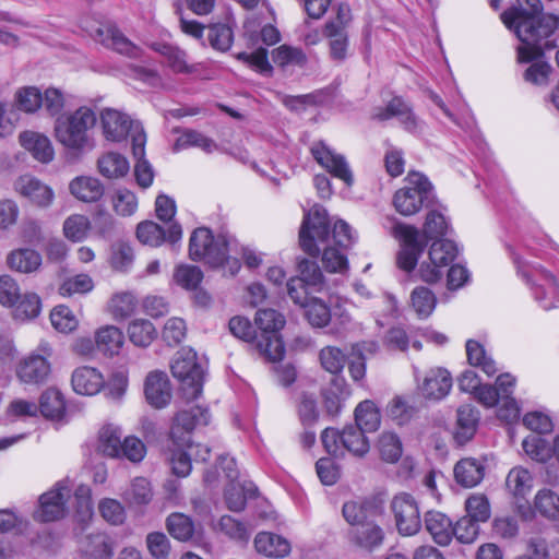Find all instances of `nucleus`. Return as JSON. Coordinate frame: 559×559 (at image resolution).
<instances>
[{"mask_svg": "<svg viewBox=\"0 0 559 559\" xmlns=\"http://www.w3.org/2000/svg\"><path fill=\"white\" fill-rule=\"evenodd\" d=\"M466 354L468 362L480 368L487 376L491 377L498 371L495 360L487 356L485 348L478 342L467 341Z\"/></svg>", "mask_w": 559, "mask_h": 559, "instance_id": "nucleus-38", "label": "nucleus"}, {"mask_svg": "<svg viewBox=\"0 0 559 559\" xmlns=\"http://www.w3.org/2000/svg\"><path fill=\"white\" fill-rule=\"evenodd\" d=\"M138 307L136 297L130 292H120L112 295L107 305V311L117 321L132 316Z\"/></svg>", "mask_w": 559, "mask_h": 559, "instance_id": "nucleus-32", "label": "nucleus"}, {"mask_svg": "<svg viewBox=\"0 0 559 559\" xmlns=\"http://www.w3.org/2000/svg\"><path fill=\"white\" fill-rule=\"evenodd\" d=\"M217 530L229 538L238 542H247L250 537V531L248 527L230 515H223L219 519Z\"/></svg>", "mask_w": 559, "mask_h": 559, "instance_id": "nucleus-60", "label": "nucleus"}, {"mask_svg": "<svg viewBox=\"0 0 559 559\" xmlns=\"http://www.w3.org/2000/svg\"><path fill=\"white\" fill-rule=\"evenodd\" d=\"M392 234L401 245L397 254L399 266L406 272L413 271L426 245L420 239L419 230L407 224H396Z\"/></svg>", "mask_w": 559, "mask_h": 559, "instance_id": "nucleus-8", "label": "nucleus"}, {"mask_svg": "<svg viewBox=\"0 0 559 559\" xmlns=\"http://www.w3.org/2000/svg\"><path fill=\"white\" fill-rule=\"evenodd\" d=\"M73 480L66 477L58 481L52 489L43 493L39 499L37 516L43 521H56L67 513V502L72 495Z\"/></svg>", "mask_w": 559, "mask_h": 559, "instance_id": "nucleus-9", "label": "nucleus"}, {"mask_svg": "<svg viewBox=\"0 0 559 559\" xmlns=\"http://www.w3.org/2000/svg\"><path fill=\"white\" fill-rule=\"evenodd\" d=\"M298 269L300 273V276L297 277L298 280H301L313 290H321L323 286V274L314 261L305 259L299 262Z\"/></svg>", "mask_w": 559, "mask_h": 559, "instance_id": "nucleus-61", "label": "nucleus"}, {"mask_svg": "<svg viewBox=\"0 0 559 559\" xmlns=\"http://www.w3.org/2000/svg\"><path fill=\"white\" fill-rule=\"evenodd\" d=\"M64 106L63 94L60 90L48 87L43 94L37 92V109H44L50 116L59 114Z\"/></svg>", "mask_w": 559, "mask_h": 559, "instance_id": "nucleus-57", "label": "nucleus"}, {"mask_svg": "<svg viewBox=\"0 0 559 559\" xmlns=\"http://www.w3.org/2000/svg\"><path fill=\"white\" fill-rule=\"evenodd\" d=\"M99 173L109 179L123 177L129 171V162L119 153L108 152L97 162Z\"/></svg>", "mask_w": 559, "mask_h": 559, "instance_id": "nucleus-33", "label": "nucleus"}, {"mask_svg": "<svg viewBox=\"0 0 559 559\" xmlns=\"http://www.w3.org/2000/svg\"><path fill=\"white\" fill-rule=\"evenodd\" d=\"M105 386V377L92 366H79L71 373L72 390L83 396H94Z\"/></svg>", "mask_w": 559, "mask_h": 559, "instance_id": "nucleus-15", "label": "nucleus"}, {"mask_svg": "<svg viewBox=\"0 0 559 559\" xmlns=\"http://www.w3.org/2000/svg\"><path fill=\"white\" fill-rule=\"evenodd\" d=\"M254 547L267 557L282 558L290 552V544L282 536L272 533H259L254 538Z\"/></svg>", "mask_w": 559, "mask_h": 559, "instance_id": "nucleus-29", "label": "nucleus"}, {"mask_svg": "<svg viewBox=\"0 0 559 559\" xmlns=\"http://www.w3.org/2000/svg\"><path fill=\"white\" fill-rule=\"evenodd\" d=\"M534 506L542 515L559 519V497L551 490L540 489L535 496Z\"/></svg>", "mask_w": 559, "mask_h": 559, "instance_id": "nucleus-52", "label": "nucleus"}, {"mask_svg": "<svg viewBox=\"0 0 559 559\" xmlns=\"http://www.w3.org/2000/svg\"><path fill=\"white\" fill-rule=\"evenodd\" d=\"M425 525L437 544L445 546L451 542L452 522L445 514L437 511L427 512Z\"/></svg>", "mask_w": 559, "mask_h": 559, "instance_id": "nucleus-25", "label": "nucleus"}, {"mask_svg": "<svg viewBox=\"0 0 559 559\" xmlns=\"http://www.w3.org/2000/svg\"><path fill=\"white\" fill-rule=\"evenodd\" d=\"M98 511L102 518L111 525H121L127 518L124 506L112 498L102 499L98 502Z\"/></svg>", "mask_w": 559, "mask_h": 559, "instance_id": "nucleus-49", "label": "nucleus"}, {"mask_svg": "<svg viewBox=\"0 0 559 559\" xmlns=\"http://www.w3.org/2000/svg\"><path fill=\"white\" fill-rule=\"evenodd\" d=\"M506 486L514 497H525L533 487L532 475L523 467H514L507 476Z\"/></svg>", "mask_w": 559, "mask_h": 559, "instance_id": "nucleus-42", "label": "nucleus"}, {"mask_svg": "<svg viewBox=\"0 0 559 559\" xmlns=\"http://www.w3.org/2000/svg\"><path fill=\"white\" fill-rule=\"evenodd\" d=\"M365 430L357 426H346L343 429L342 445L344 450L356 457H364L370 450L368 438Z\"/></svg>", "mask_w": 559, "mask_h": 559, "instance_id": "nucleus-31", "label": "nucleus"}, {"mask_svg": "<svg viewBox=\"0 0 559 559\" xmlns=\"http://www.w3.org/2000/svg\"><path fill=\"white\" fill-rule=\"evenodd\" d=\"M356 426L366 432L376 431L380 426V413L371 401H364L355 409Z\"/></svg>", "mask_w": 559, "mask_h": 559, "instance_id": "nucleus-40", "label": "nucleus"}, {"mask_svg": "<svg viewBox=\"0 0 559 559\" xmlns=\"http://www.w3.org/2000/svg\"><path fill=\"white\" fill-rule=\"evenodd\" d=\"M406 185L399 189L393 197V205L401 215H414L421 209L431 190L428 179L420 173L409 171L405 178Z\"/></svg>", "mask_w": 559, "mask_h": 559, "instance_id": "nucleus-6", "label": "nucleus"}, {"mask_svg": "<svg viewBox=\"0 0 559 559\" xmlns=\"http://www.w3.org/2000/svg\"><path fill=\"white\" fill-rule=\"evenodd\" d=\"M52 326L61 333H70L79 325V320L73 311L63 305L57 306L50 312Z\"/></svg>", "mask_w": 559, "mask_h": 559, "instance_id": "nucleus-50", "label": "nucleus"}, {"mask_svg": "<svg viewBox=\"0 0 559 559\" xmlns=\"http://www.w3.org/2000/svg\"><path fill=\"white\" fill-rule=\"evenodd\" d=\"M136 238L145 246L157 248L165 241L175 246L182 238V228L179 224L174 223L168 227L167 233L155 222L145 221L136 227Z\"/></svg>", "mask_w": 559, "mask_h": 559, "instance_id": "nucleus-13", "label": "nucleus"}, {"mask_svg": "<svg viewBox=\"0 0 559 559\" xmlns=\"http://www.w3.org/2000/svg\"><path fill=\"white\" fill-rule=\"evenodd\" d=\"M391 510L400 534L415 535L421 527L420 512L416 499L406 492L393 497Z\"/></svg>", "mask_w": 559, "mask_h": 559, "instance_id": "nucleus-10", "label": "nucleus"}, {"mask_svg": "<svg viewBox=\"0 0 559 559\" xmlns=\"http://www.w3.org/2000/svg\"><path fill=\"white\" fill-rule=\"evenodd\" d=\"M496 384V389L500 393V401H503V406L498 409V417L506 421L515 420L520 415L519 406L512 397L515 379L509 373L501 374Z\"/></svg>", "mask_w": 559, "mask_h": 559, "instance_id": "nucleus-20", "label": "nucleus"}, {"mask_svg": "<svg viewBox=\"0 0 559 559\" xmlns=\"http://www.w3.org/2000/svg\"><path fill=\"white\" fill-rule=\"evenodd\" d=\"M466 516L477 523L486 522L490 518V504L484 495H472L465 502Z\"/></svg>", "mask_w": 559, "mask_h": 559, "instance_id": "nucleus-59", "label": "nucleus"}, {"mask_svg": "<svg viewBox=\"0 0 559 559\" xmlns=\"http://www.w3.org/2000/svg\"><path fill=\"white\" fill-rule=\"evenodd\" d=\"M122 431L115 425H106L98 432L97 450L111 459L121 457Z\"/></svg>", "mask_w": 559, "mask_h": 559, "instance_id": "nucleus-30", "label": "nucleus"}, {"mask_svg": "<svg viewBox=\"0 0 559 559\" xmlns=\"http://www.w3.org/2000/svg\"><path fill=\"white\" fill-rule=\"evenodd\" d=\"M133 155L138 159L134 166V175L139 186L148 188L153 183L154 173L150 163L144 159L145 135L139 133L133 136Z\"/></svg>", "mask_w": 559, "mask_h": 559, "instance_id": "nucleus-24", "label": "nucleus"}, {"mask_svg": "<svg viewBox=\"0 0 559 559\" xmlns=\"http://www.w3.org/2000/svg\"><path fill=\"white\" fill-rule=\"evenodd\" d=\"M230 240L225 235L214 236L209 228L199 227L189 239V257L193 261H204L213 267H218L226 259Z\"/></svg>", "mask_w": 559, "mask_h": 559, "instance_id": "nucleus-5", "label": "nucleus"}, {"mask_svg": "<svg viewBox=\"0 0 559 559\" xmlns=\"http://www.w3.org/2000/svg\"><path fill=\"white\" fill-rule=\"evenodd\" d=\"M41 415L49 420H61L66 414L63 394L56 388L45 390L38 403Z\"/></svg>", "mask_w": 559, "mask_h": 559, "instance_id": "nucleus-28", "label": "nucleus"}, {"mask_svg": "<svg viewBox=\"0 0 559 559\" xmlns=\"http://www.w3.org/2000/svg\"><path fill=\"white\" fill-rule=\"evenodd\" d=\"M96 346L104 355H118L124 344L122 331L115 325H104L95 332Z\"/></svg>", "mask_w": 559, "mask_h": 559, "instance_id": "nucleus-26", "label": "nucleus"}, {"mask_svg": "<svg viewBox=\"0 0 559 559\" xmlns=\"http://www.w3.org/2000/svg\"><path fill=\"white\" fill-rule=\"evenodd\" d=\"M191 460V453L186 447L176 445L169 456L173 473L178 477H187L192 468Z\"/></svg>", "mask_w": 559, "mask_h": 559, "instance_id": "nucleus-63", "label": "nucleus"}, {"mask_svg": "<svg viewBox=\"0 0 559 559\" xmlns=\"http://www.w3.org/2000/svg\"><path fill=\"white\" fill-rule=\"evenodd\" d=\"M373 117L380 121L396 117L409 132H415L420 124L411 107L399 97H394L384 108H378Z\"/></svg>", "mask_w": 559, "mask_h": 559, "instance_id": "nucleus-19", "label": "nucleus"}, {"mask_svg": "<svg viewBox=\"0 0 559 559\" xmlns=\"http://www.w3.org/2000/svg\"><path fill=\"white\" fill-rule=\"evenodd\" d=\"M257 348L261 355L271 361L281 360L285 354V347L276 333L261 334L257 343Z\"/></svg>", "mask_w": 559, "mask_h": 559, "instance_id": "nucleus-48", "label": "nucleus"}, {"mask_svg": "<svg viewBox=\"0 0 559 559\" xmlns=\"http://www.w3.org/2000/svg\"><path fill=\"white\" fill-rule=\"evenodd\" d=\"M459 248L455 242L448 239H437L429 249V260L420 264L419 277L429 284L437 283L456 258Z\"/></svg>", "mask_w": 559, "mask_h": 559, "instance_id": "nucleus-7", "label": "nucleus"}, {"mask_svg": "<svg viewBox=\"0 0 559 559\" xmlns=\"http://www.w3.org/2000/svg\"><path fill=\"white\" fill-rule=\"evenodd\" d=\"M91 36L95 41L100 43L120 55H124L129 58L141 57V49L111 24L97 25L91 29Z\"/></svg>", "mask_w": 559, "mask_h": 559, "instance_id": "nucleus-12", "label": "nucleus"}, {"mask_svg": "<svg viewBox=\"0 0 559 559\" xmlns=\"http://www.w3.org/2000/svg\"><path fill=\"white\" fill-rule=\"evenodd\" d=\"M254 320L262 334L276 333L285 325L284 316L274 309L259 310Z\"/></svg>", "mask_w": 559, "mask_h": 559, "instance_id": "nucleus-55", "label": "nucleus"}, {"mask_svg": "<svg viewBox=\"0 0 559 559\" xmlns=\"http://www.w3.org/2000/svg\"><path fill=\"white\" fill-rule=\"evenodd\" d=\"M8 266L17 273L28 274L35 271V250L19 248L12 250L7 257Z\"/></svg>", "mask_w": 559, "mask_h": 559, "instance_id": "nucleus-46", "label": "nucleus"}, {"mask_svg": "<svg viewBox=\"0 0 559 559\" xmlns=\"http://www.w3.org/2000/svg\"><path fill=\"white\" fill-rule=\"evenodd\" d=\"M324 34L329 38L331 57L334 60H344L348 47L346 31L337 28L335 22H328L324 27Z\"/></svg>", "mask_w": 559, "mask_h": 559, "instance_id": "nucleus-39", "label": "nucleus"}, {"mask_svg": "<svg viewBox=\"0 0 559 559\" xmlns=\"http://www.w3.org/2000/svg\"><path fill=\"white\" fill-rule=\"evenodd\" d=\"M209 423L207 409L200 406L189 411H180L176 414L170 428V438L175 445L185 447L190 441V433L197 425Z\"/></svg>", "mask_w": 559, "mask_h": 559, "instance_id": "nucleus-11", "label": "nucleus"}, {"mask_svg": "<svg viewBox=\"0 0 559 559\" xmlns=\"http://www.w3.org/2000/svg\"><path fill=\"white\" fill-rule=\"evenodd\" d=\"M152 488L150 481L144 477H136L132 480L130 489L124 493V499L130 504H146L152 499Z\"/></svg>", "mask_w": 559, "mask_h": 559, "instance_id": "nucleus-58", "label": "nucleus"}, {"mask_svg": "<svg viewBox=\"0 0 559 559\" xmlns=\"http://www.w3.org/2000/svg\"><path fill=\"white\" fill-rule=\"evenodd\" d=\"M321 366L330 373H338L346 362L345 353L335 346H325L319 354Z\"/></svg>", "mask_w": 559, "mask_h": 559, "instance_id": "nucleus-56", "label": "nucleus"}, {"mask_svg": "<svg viewBox=\"0 0 559 559\" xmlns=\"http://www.w3.org/2000/svg\"><path fill=\"white\" fill-rule=\"evenodd\" d=\"M95 123V112L86 106L80 107L63 119L57 120L56 138L61 145L79 156L85 150L92 148L90 131Z\"/></svg>", "mask_w": 559, "mask_h": 559, "instance_id": "nucleus-3", "label": "nucleus"}, {"mask_svg": "<svg viewBox=\"0 0 559 559\" xmlns=\"http://www.w3.org/2000/svg\"><path fill=\"white\" fill-rule=\"evenodd\" d=\"M94 288V282L87 274H79L67 278L59 287L60 295L64 297L74 294H86Z\"/></svg>", "mask_w": 559, "mask_h": 559, "instance_id": "nucleus-62", "label": "nucleus"}, {"mask_svg": "<svg viewBox=\"0 0 559 559\" xmlns=\"http://www.w3.org/2000/svg\"><path fill=\"white\" fill-rule=\"evenodd\" d=\"M144 393L153 407H166L171 400V386L167 374L164 371H151L145 379Z\"/></svg>", "mask_w": 559, "mask_h": 559, "instance_id": "nucleus-17", "label": "nucleus"}, {"mask_svg": "<svg viewBox=\"0 0 559 559\" xmlns=\"http://www.w3.org/2000/svg\"><path fill=\"white\" fill-rule=\"evenodd\" d=\"M310 151L317 163L330 174L343 180L347 186L353 183L352 171L342 155L336 154L322 141L313 143Z\"/></svg>", "mask_w": 559, "mask_h": 559, "instance_id": "nucleus-14", "label": "nucleus"}, {"mask_svg": "<svg viewBox=\"0 0 559 559\" xmlns=\"http://www.w3.org/2000/svg\"><path fill=\"white\" fill-rule=\"evenodd\" d=\"M175 282L186 289H194L201 283L203 273L195 265L182 264L177 266L174 274Z\"/></svg>", "mask_w": 559, "mask_h": 559, "instance_id": "nucleus-64", "label": "nucleus"}, {"mask_svg": "<svg viewBox=\"0 0 559 559\" xmlns=\"http://www.w3.org/2000/svg\"><path fill=\"white\" fill-rule=\"evenodd\" d=\"M168 533L178 540L187 542L194 534L193 521L186 514L175 512L168 515L166 520Z\"/></svg>", "mask_w": 559, "mask_h": 559, "instance_id": "nucleus-41", "label": "nucleus"}, {"mask_svg": "<svg viewBox=\"0 0 559 559\" xmlns=\"http://www.w3.org/2000/svg\"><path fill=\"white\" fill-rule=\"evenodd\" d=\"M418 388L426 399L441 400L449 394L452 388L451 374L444 368H432L426 373L423 383Z\"/></svg>", "mask_w": 559, "mask_h": 559, "instance_id": "nucleus-18", "label": "nucleus"}, {"mask_svg": "<svg viewBox=\"0 0 559 559\" xmlns=\"http://www.w3.org/2000/svg\"><path fill=\"white\" fill-rule=\"evenodd\" d=\"M69 190L75 199L86 203L96 202L104 194L103 183L91 176L75 177L71 180Z\"/></svg>", "mask_w": 559, "mask_h": 559, "instance_id": "nucleus-22", "label": "nucleus"}, {"mask_svg": "<svg viewBox=\"0 0 559 559\" xmlns=\"http://www.w3.org/2000/svg\"><path fill=\"white\" fill-rule=\"evenodd\" d=\"M522 447L525 453L535 461L546 462L552 455V447L540 436L532 435L526 437Z\"/></svg>", "mask_w": 559, "mask_h": 559, "instance_id": "nucleus-51", "label": "nucleus"}, {"mask_svg": "<svg viewBox=\"0 0 559 559\" xmlns=\"http://www.w3.org/2000/svg\"><path fill=\"white\" fill-rule=\"evenodd\" d=\"M74 498V518L82 526V530L92 521L94 515V507L92 501V489L90 486L80 484L73 486Z\"/></svg>", "mask_w": 559, "mask_h": 559, "instance_id": "nucleus-23", "label": "nucleus"}, {"mask_svg": "<svg viewBox=\"0 0 559 559\" xmlns=\"http://www.w3.org/2000/svg\"><path fill=\"white\" fill-rule=\"evenodd\" d=\"M273 62L286 70L293 68H302L307 63V56L297 47L281 45L272 51Z\"/></svg>", "mask_w": 559, "mask_h": 559, "instance_id": "nucleus-35", "label": "nucleus"}, {"mask_svg": "<svg viewBox=\"0 0 559 559\" xmlns=\"http://www.w3.org/2000/svg\"><path fill=\"white\" fill-rule=\"evenodd\" d=\"M437 304L435 294L427 287H415L411 294V305L419 318L429 317Z\"/></svg>", "mask_w": 559, "mask_h": 559, "instance_id": "nucleus-44", "label": "nucleus"}, {"mask_svg": "<svg viewBox=\"0 0 559 559\" xmlns=\"http://www.w3.org/2000/svg\"><path fill=\"white\" fill-rule=\"evenodd\" d=\"M128 335L135 346L147 347L155 340L157 332L151 321L135 319L128 326Z\"/></svg>", "mask_w": 559, "mask_h": 559, "instance_id": "nucleus-37", "label": "nucleus"}, {"mask_svg": "<svg viewBox=\"0 0 559 559\" xmlns=\"http://www.w3.org/2000/svg\"><path fill=\"white\" fill-rule=\"evenodd\" d=\"M484 465L476 459L466 457L459 461L454 467L455 480L463 487H475L484 478Z\"/></svg>", "mask_w": 559, "mask_h": 559, "instance_id": "nucleus-27", "label": "nucleus"}, {"mask_svg": "<svg viewBox=\"0 0 559 559\" xmlns=\"http://www.w3.org/2000/svg\"><path fill=\"white\" fill-rule=\"evenodd\" d=\"M171 373L181 383V391L187 401L197 400L203 389L204 371L198 362L197 353L192 348L178 350L170 365Z\"/></svg>", "mask_w": 559, "mask_h": 559, "instance_id": "nucleus-4", "label": "nucleus"}, {"mask_svg": "<svg viewBox=\"0 0 559 559\" xmlns=\"http://www.w3.org/2000/svg\"><path fill=\"white\" fill-rule=\"evenodd\" d=\"M207 38L210 45L218 51H227L234 40L231 26L228 24H213L209 27Z\"/></svg>", "mask_w": 559, "mask_h": 559, "instance_id": "nucleus-54", "label": "nucleus"}, {"mask_svg": "<svg viewBox=\"0 0 559 559\" xmlns=\"http://www.w3.org/2000/svg\"><path fill=\"white\" fill-rule=\"evenodd\" d=\"M356 236L344 221L334 224L329 231L328 213L323 207H312L304 217L299 231V242L305 252L316 257L320 250L322 264L331 273H342L347 270L348 262L344 253L355 242Z\"/></svg>", "mask_w": 559, "mask_h": 559, "instance_id": "nucleus-1", "label": "nucleus"}, {"mask_svg": "<svg viewBox=\"0 0 559 559\" xmlns=\"http://www.w3.org/2000/svg\"><path fill=\"white\" fill-rule=\"evenodd\" d=\"M301 308L308 322L314 328H323L331 321L330 307L320 298L310 297Z\"/></svg>", "mask_w": 559, "mask_h": 559, "instance_id": "nucleus-36", "label": "nucleus"}, {"mask_svg": "<svg viewBox=\"0 0 559 559\" xmlns=\"http://www.w3.org/2000/svg\"><path fill=\"white\" fill-rule=\"evenodd\" d=\"M381 459L386 463H395L403 453L400 438L392 432H382L377 443Z\"/></svg>", "mask_w": 559, "mask_h": 559, "instance_id": "nucleus-47", "label": "nucleus"}, {"mask_svg": "<svg viewBox=\"0 0 559 559\" xmlns=\"http://www.w3.org/2000/svg\"><path fill=\"white\" fill-rule=\"evenodd\" d=\"M134 262L132 247L124 241H117L110 247L109 264L118 272H128Z\"/></svg>", "mask_w": 559, "mask_h": 559, "instance_id": "nucleus-43", "label": "nucleus"}, {"mask_svg": "<svg viewBox=\"0 0 559 559\" xmlns=\"http://www.w3.org/2000/svg\"><path fill=\"white\" fill-rule=\"evenodd\" d=\"M518 1L520 7L504 11L501 20L508 28L514 31L521 41L518 47L519 61L528 62L555 47L548 38L558 27L559 19L552 14H544L540 0Z\"/></svg>", "mask_w": 559, "mask_h": 559, "instance_id": "nucleus-2", "label": "nucleus"}, {"mask_svg": "<svg viewBox=\"0 0 559 559\" xmlns=\"http://www.w3.org/2000/svg\"><path fill=\"white\" fill-rule=\"evenodd\" d=\"M478 412L472 405H463L457 409V427L455 439L460 443L468 441L476 431Z\"/></svg>", "mask_w": 559, "mask_h": 559, "instance_id": "nucleus-34", "label": "nucleus"}, {"mask_svg": "<svg viewBox=\"0 0 559 559\" xmlns=\"http://www.w3.org/2000/svg\"><path fill=\"white\" fill-rule=\"evenodd\" d=\"M82 544L85 552L96 559L108 558L112 554L109 538L103 533L86 536Z\"/></svg>", "mask_w": 559, "mask_h": 559, "instance_id": "nucleus-53", "label": "nucleus"}, {"mask_svg": "<svg viewBox=\"0 0 559 559\" xmlns=\"http://www.w3.org/2000/svg\"><path fill=\"white\" fill-rule=\"evenodd\" d=\"M384 538L382 528L372 520L349 531L350 542L365 550L373 551Z\"/></svg>", "mask_w": 559, "mask_h": 559, "instance_id": "nucleus-21", "label": "nucleus"}, {"mask_svg": "<svg viewBox=\"0 0 559 559\" xmlns=\"http://www.w3.org/2000/svg\"><path fill=\"white\" fill-rule=\"evenodd\" d=\"M91 228L92 224L88 217L82 214H72L63 223L64 236L73 242L83 241Z\"/></svg>", "mask_w": 559, "mask_h": 559, "instance_id": "nucleus-45", "label": "nucleus"}, {"mask_svg": "<svg viewBox=\"0 0 559 559\" xmlns=\"http://www.w3.org/2000/svg\"><path fill=\"white\" fill-rule=\"evenodd\" d=\"M99 118L104 136L111 142L123 141L133 123L127 114L112 108L103 109Z\"/></svg>", "mask_w": 559, "mask_h": 559, "instance_id": "nucleus-16", "label": "nucleus"}]
</instances>
